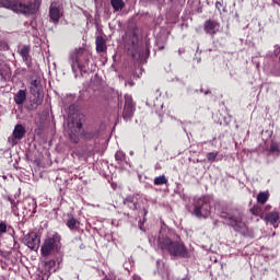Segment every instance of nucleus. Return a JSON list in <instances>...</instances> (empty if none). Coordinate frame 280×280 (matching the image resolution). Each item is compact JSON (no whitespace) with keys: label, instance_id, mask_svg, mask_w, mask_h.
I'll return each mask as SVG.
<instances>
[{"label":"nucleus","instance_id":"1","mask_svg":"<svg viewBox=\"0 0 280 280\" xmlns=\"http://www.w3.org/2000/svg\"><path fill=\"white\" fill-rule=\"evenodd\" d=\"M91 58H93V55L84 48L75 49L70 54L69 60L75 78H78V70L81 75H84V73L89 71V62H91Z\"/></svg>","mask_w":280,"mask_h":280},{"label":"nucleus","instance_id":"2","mask_svg":"<svg viewBox=\"0 0 280 280\" xmlns=\"http://www.w3.org/2000/svg\"><path fill=\"white\" fill-rule=\"evenodd\" d=\"M159 247L162 250H166L171 257H188L189 250L185 247V244L176 241H171L170 237L163 235L159 236Z\"/></svg>","mask_w":280,"mask_h":280},{"label":"nucleus","instance_id":"3","mask_svg":"<svg viewBox=\"0 0 280 280\" xmlns=\"http://www.w3.org/2000/svg\"><path fill=\"white\" fill-rule=\"evenodd\" d=\"M0 8H7L18 14H34L38 10L36 3L25 4L22 0H0Z\"/></svg>","mask_w":280,"mask_h":280},{"label":"nucleus","instance_id":"4","mask_svg":"<svg viewBox=\"0 0 280 280\" xmlns=\"http://www.w3.org/2000/svg\"><path fill=\"white\" fill-rule=\"evenodd\" d=\"M67 135L72 143H79L80 135H82V116L73 113L68 117Z\"/></svg>","mask_w":280,"mask_h":280},{"label":"nucleus","instance_id":"5","mask_svg":"<svg viewBox=\"0 0 280 280\" xmlns=\"http://www.w3.org/2000/svg\"><path fill=\"white\" fill-rule=\"evenodd\" d=\"M220 208V217L223 218V220H228V224L233 226L234 231H242V229L246 228V223L242 220V215L233 217L231 214V207H229V205L217 202L215 209Z\"/></svg>","mask_w":280,"mask_h":280},{"label":"nucleus","instance_id":"6","mask_svg":"<svg viewBox=\"0 0 280 280\" xmlns=\"http://www.w3.org/2000/svg\"><path fill=\"white\" fill-rule=\"evenodd\" d=\"M61 240L62 237L58 233L48 236L42 245V257H49L54 253H60V248H62Z\"/></svg>","mask_w":280,"mask_h":280},{"label":"nucleus","instance_id":"7","mask_svg":"<svg viewBox=\"0 0 280 280\" xmlns=\"http://www.w3.org/2000/svg\"><path fill=\"white\" fill-rule=\"evenodd\" d=\"M192 215H196V218H203L205 220L211 215V198L209 196L194 199Z\"/></svg>","mask_w":280,"mask_h":280},{"label":"nucleus","instance_id":"8","mask_svg":"<svg viewBox=\"0 0 280 280\" xmlns=\"http://www.w3.org/2000/svg\"><path fill=\"white\" fill-rule=\"evenodd\" d=\"M23 242L27 248H31V250H38V247L40 246V237H38L36 232H28L24 235Z\"/></svg>","mask_w":280,"mask_h":280},{"label":"nucleus","instance_id":"9","mask_svg":"<svg viewBox=\"0 0 280 280\" xmlns=\"http://www.w3.org/2000/svg\"><path fill=\"white\" fill-rule=\"evenodd\" d=\"M203 30L206 34H209L210 36H215V34L220 32V23L213 20H208L205 22Z\"/></svg>","mask_w":280,"mask_h":280},{"label":"nucleus","instance_id":"10","mask_svg":"<svg viewBox=\"0 0 280 280\" xmlns=\"http://www.w3.org/2000/svg\"><path fill=\"white\" fill-rule=\"evenodd\" d=\"M40 91H43V85H40V79H34L31 82V93L34 97H40Z\"/></svg>","mask_w":280,"mask_h":280},{"label":"nucleus","instance_id":"11","mask_svg":"<svg viewBox=\"0 0 280 280\" xmlns=\"http://www.w3.org/2000/svg\"><path fill=\"white\" fill-rule=\"evenodd\" d=\"M49 16H50V21L56 24H58V22L60 21V16H62V14L60 13V9H58L57 7L50 5L49 9Z\"/></svg>","mask_w":280,"mask_h":280},{"label":"nucleus","instance_id":"12","mask_svg":"<svg viewBox=\"0 0 280 280\" xmlns=\"http://www.w3.org/2000/svg\"><path fill=\"white\" fill-rule=\"evenodd\" d=\"M66 226H68L70 231H78V229H80V221H78V219H74L71 214H69L66 221Z\"/></svg>","mask_w":280,"mask_h":280},{"label":"nucleus","instance_id":"13","mask_svg":"<svg viewBox=\"0 0 280 280\" xmlns=\"http://www.w3.org/2000/svg\"><path fill=\"white\" fill-rule=\"evenodd\" d=\"M25 100H27V92L25 90H20L14 95V102L15 104H18V106H21V104H24Z\"/></svg>","mask_w":280,"mask_h":280},{"label":"nucleus","instance_id":"14","mask_svg":"<svg viewBox=\"0 0 280 280\" xmlns=\"http://www.w3.org/2000/svg\"><path fill=\"white\" fill-rule=\"evenodd\" d=\"M13 138L18 141H21L25 137V127L23 125H16L13 130Z\"/></svg>","mask_w":280,"mask_h":280},{"label":"nucleus","instance_id":"15","mask_svg":"<svg viewBox=\"0 0 280 280\" xmlns=\"http://www.w3.org/2000/svg\"><path fill=\"white\" fill-rule=\"evenodd\" d=\"M96 51L98 54H104L106 51V39L102 36H96Z\"/></svg>","mask_w":280,"mask_h":280},{"label":"nucleus","instance_id":"16","mask_svg":"<svg viewBox=\"0 0 280 280\" xmlns=\"http://www.w3.org/2000/svg\"><path fill=\"white\" fill-rule=\"evenodd\" d=\"M30 51H32V48L27 45H24L21 48H19V54L24 62H27V60H30Z\"/></svg>","mask_w":280,"mask_h":280},{"label":"nucleus","instance_id":"17","mask_svg":"<svg viewBox=\"0 0 280 280\" xmlns=\"http://www.w3.org/2000/svg\"><path fill=\"white\" fill-rule=\"evenodd\" d=\"M265 220H266V222H269V224H272L275 226V224H277V222H279V212L272 211V212L267 213L265 215Z\"/></svg>","mask_w":280,"mask_h":280},{"label":"nucleus","instance_id":"18","mask_svg":"<svg viewBox=\"0 0 280 280\" xmlns=\"http://www.w3.org/2000/svg\"><path fill=\"white\" fill-rule=\"evenodd\" d=\"M135 115V107L132 106H125L122 110V117L124 119H132V116Z\"/></svg>","mask_w":280,"mask_h":280},{"label":"nucleus","instance_id":"19","mask_svg":"<svg viewBox=\"0 0 280 280\" xmlns=\"http://www.w3.org/2000/svg\"><path fill=\"white\" fill-rule=\"evenodd\" d=\"M44 267L47 272H56V260L55 259H47L44 261Z\"/></svg>","mask_w":280,"mask_h":280},{"label":"nucleus","instance_id":"20","mask_svg":"<svg viewBox=\"0 0 280 280\" xmlns=\"http://www.w3.org/2000/svg\"><path fill=\"white\" fill-rule=\"evenodd\" d=\"M268 198H270V194L268 191L259 192L257 195V202H259V205H266V202H268Z\"/></svg>","mask_w":280,"mask_h":280},{"label":"nucleus","instance_id":"21","mask_svg":"<svg viewBox=\"0 0 280 280\" xmlns=\"http://www.w3.org/2000/svg\"><path fill=\"white\" fill-rule=\"evenodd\" d=\"M110 3L116 12H119V10H124V8L126 5L124 3V0H112Z\"/></svg>","mask_w":280,"mask_h":280},{"label":"nucleus","instance_id":"22","mask_svg":"<svg viewBox=\"0 0 280 280\" xmlns=\"http://www.w3.org/2000/svg\"><path fill=\"white\" fill-rule=\"evenodd\" d=\"M253 215H256L257 218H261L264 219V209H261V207L259 206H254L252 209H250Z\"/></svg>","mask_w":280,"mask_h":280},{"label":"nucleus","instance_id":"23","mask_svg":"<svg viewBox=\"0 0 280 280\" xmlns=\"http://www.w3.org/2000/svg\"><path fill=\"white\" fill-rule=\"evenodd\" d=\"M269 152H270V154H280V143L279 142H271Z\"/></svg>","mask_w":280,"mask_h":280},{"label":"nucleus","instance_id":"24","mask_svg":"<svg viewBox=\"0 0 280 280\" xmlns=\"http://www.w3.org/2000/svg\"><path fill=\"white\" fill-rule=\"evenodd\" d=\"M10 67L4 66L3 68L0 69V75L1 78H3L4 80H8V78H10Z\"/></svg>","mask_w":280,"mask_h":280},{"label":"nucleus","instance_id":"25","mask_svg":"<svg viewBox=\"0 0 280 280\" xmlns=\"http://www.w3.org/2000/svg\"><path fill=\"white\" fill-rule=\"evenodd\" d=\"M154 185H167V177L165 175H161L154 178Z\"/></svg>","mask_w":280,"mask_h":280},{"label":"nucleus","instance_id":"26","mask_svg":"<svg viewBox=\"0 0 280 280\" xmlns=\"http://www.w3.org/2000/svg\"><path fill=\"white\" fill-rule=\"evenodd\" d=\"M135 101L132 100V96L130 94L125 95V106H133Z\"/></svg>","mask_w":280,"mask_h":280},{"label":"nucleus","instance_id":"27","mask_svg":"<svg viewBox=\"0 0 280 280\" xmlns=\"http://www.w3.org/2000/svg\"><path fill=\"white\" fill-rule=\"evenodd\" d=\"M115 159H116V161H125L126 154L121 151H117L115 154Z\"/></svg>","mask_w":280,"mask_h":280},{"label":"nucleus","instance_id":"28","mask_svg":"<svg viewBox=\"0 0 280 280\" xmlns=\"http://www.w3.org/2000/svg\"><path fill=\"white\" fill-rule=\"evenodd\" d=\"M3 233H8V224L3 221H0V235Z\"/></svg>","mask_w":280,"mask_h":280},{"label":"nucleus","instance_id":"29","mask_svg":"<svg viewBox=\"0 0 280 280\" xmlns=\"http://www.w3.org/2000/svg\"><path fill=\"white\" fill-rule=\"evenodd\" d=\"M207 159H208V161H211V162L215 161V159H218V152L208 153Z\"/></svg>","mask_w":280,"mask_h":280},{"label":"nucleus","instance_id":"30","mask_svg":"<svg viewBox=\"0 0 280 280\" xmlns=\"http://www.w3.org/2000/svg\"><path fill=\"white\" fill-rule=\"evenodd\" d=\"M5 49H8V44H5V42L3 40H0V51H3Z\"/></svg>","mask_w":280,"mask_h":280},{"label":"nucleus","instance_id":"31","mask_svg":"<svg viewBox=\"0 0 280 280\" xmlns=\"http://www.w3.org/2000/svg\"><path fill=\"white\" fill-rule=\"evenodd\" d=\"M130 202H132V197H127L125 200H124V205H130Z\"/></svg>","mask_w":280,"mask_h":280},{"label":"nucleus","instance_id":"32","mask_svg":"<svg viewBox=\"0 0 280 280\" xmlns=\"http://www.w3.org/2000/svg\"><path fill=\"white\" fill-rule=\"evenodd\" d=\"M200 92L203 93V95H211V90L205 91L203 89H201Z\"/></svg>","mask_w":280,"mask_h":280},{"label":"nucleus","instance_id":"33","mask_svg":"<svg viewBox=\"0 0 280 280\" xmlns=\"http://www.w3.org/2000/svg\"><path fill=\"white\" fill-rule=\"evenodd\" d=\"M221 8H222V2H217V3H215V9H217V10H220Z\"/></svg>","mask_w":280,"mask_h":280},{"label":"nucleus","instance_id":"34","mask_svg":"<svg viewBox=\"0 0 280 280\" xmlns=\"http://www.w3.org/2000/svg\"><path fill=\"white\" fill-rule=\"evenodd\" d=\"M270 209H272V206H270V205L265 207V211H270Z\"/></svg>","mask_w":280,"mask_h":280},{"label":"nucleus","instance_id":"35","mask_svg":"<svg viewBox=\"0 0 280 280\" xmlns=\"http://www.w3.org/2000/svg\"><path fill=\"white\" fill-rule=\"evenodd\" d=\"M276 5H280V0H272Z\"/></svg>","mask_w":280,"mask_h":280},{"label":"nucleus","instance_id":"36","mask_svg":"<svg viewBox=\"0 0 280 280\" xmlns=\"http://www.w3.org/2000/svg\"><path fill=\"white\" fill-rule=\"evenodd\" d=\"M183 280H189V277H185V278H183Z\"/></svg>","mask_w":280,"mask_h":280},{"label":"nucleus","instance_id":"37","mask_svg":"<svg viewBox=\"0 0 280 280\" xmlns=\"http://www.w3.org/2000/svg\"><path fill=\"white\" fill-rule=\"evenodd\" d=\"M147 214H148V210L144 209V215H147Z\"/></svg>","mask_w":280,"mask_h":280},{"label":"nucleus","instance_id":"38","mask_svg":"<svg viewBox=\"0 0 280 280\" xmlns=\"http://www.w3.org/2000/svg\"><path fill=\"white\" fill-rule=\"evenodd\" d=\"M132 58H137V55L132 54Z\"/></svg>","mask_w":280,"mask_h":280}]
</instances>
